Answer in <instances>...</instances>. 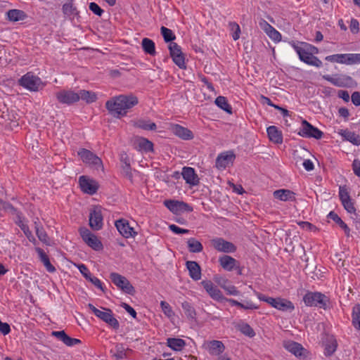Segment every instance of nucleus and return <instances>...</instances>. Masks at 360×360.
<instances>
[{
    "label": "nucleus",
    "mask_w": 360,
    "mask_h": 360,
    "mask_svg": "<svg viewBox=\"0 0 360 360\" xmlns=\"http://www.w3.org/2000/svg\"><path fill=\"white\" fill-rule=\"evenodd\" d=\"M138 103V98L131 94L120 95L107 101L105 108L114 117L120 118L127 115L128 110Z\"/></svg>",
    "instance_id": "f257e3e1"
},
{
    "label": "nucleus",
    "mask_w": 360,
    "mask_h": 360,
    "mask_svg": "<svg viewBox=\"0 0 360 360\" xmlns=\"http://www.w3.org/2000/svg\"><path fill=\"white\" fill-rule=\"evenodd\" d=\"M290 45L292 46L294 50L299 56V58L301 61L305 63L307 65L320 68L322 66V62L314 54L318 53V49L307 42H297L291 41Z\"/></svg>",
    "instance_id": "f03ea898"
},
{
    "label": "nucleus",
    "mask_w": 360,
    "mask_h": 360,
    "mask_svg": "<svg viewBox=\"0 0 360 360\" xmlns=\"http://www.w3.org/2000/svg\"><path fill=\"white\" fill-rule=\"evenodd\" d=\"M304 304L308 307H317L323 309L329 307L330 299L320 292H307L303 297Z\"/></svg>",
    "instance_id": "7ed1b4c3"
},
{
    "label": "nucleus",
    "mask_w": 360,
    "mask_h": 360,
    "mask_svg": "<svg viewBox=\"0 0 360 360\" xmlns=\"http://www.w3.org/2000/svg\"><path fill=\"white\" fill-rule=\"evenodd\" d=\"M88 307L96 317L102 320L113 329H119L120 323L117 319L114 317L112 311L110 309L102 308L104 311H101L90 303L88 304Z\"/></svg>",
    "instance_id": "20e7f679"
},
{
    "label": "nucleus",
    "mask_w": 360,
    "mask_h": 360,
    "mask_svg": "<svg viewBox=\"0 0 360 360\" xmlns=\"http://www.w3.org/2000/svg\"><path fill=\"white\" fill-rule=\"evenodd\" d=\"M257 296L259 300L268 303L271 307L278 310L283 311H292L295 309L293 303L290 300L283 299L281 297L274 298L271 297H268L260 292H258L257 294Z\"/></svg>",
    "instance_id": "39448f33"
},
{
    "label": "nucleus",
    "mask_w": 360,
    "mask_h": 360,
    "mask_svg": "<svg viewBox=\"0 0 360 360\" xmlns=\"http://www.w3.org/2000/svg\"><path fill=\"white\" fill-rule=\"evenodd\" d=\"M322 78L338 87L350 88L357 84L352 77L343 74L324 75Z\"/></svg>",
    "instance_id": "423d86ee"
},
{
    "label": "nucleus",
    "mask_w": 360,
    "mask_h": 360,
    "mask_svg": "<svg viewBox=\"0 0 360 360\" xmlns=\"http://www.w3.org/2000/svg\"><path fill=\"white\" fill-rule=\"evenodd\" d=\"M110 278L113 284L124 292L131 295H134L135 294L136 290L134 287L124 276H122L118 273L112 272L110 274Z\"/></svg>",
    "instance_id": "0eeeda50"
},
{
    "label": "nucleus",
    "mask_w": 360,
    "mask_h": 360,
    "mask_svg": "<svg viewBox=\"0 0 360 360\" xmlns=\"http://www.w3.org/2000/svg\"><path fill=\"white\" fill-rule=\"evenodd\" d=\"M20 85L31 91H38L43 87L41 79L31 72H27L19 80Z\"/></svg>",
    "instance_id": "6e6552de"
},
{
    "label": "nucleus",
    "mask_w": 360,
    "mask_h": 360,
    "mask_svg": "<svg viewBox=\"0 0 360 360\" xmlns=\"http://www.w3.org/2000/svg\"><path fill=\"white\" fill-rule=\"evenodd\" d=\"M79 231L82 240L93 250L99 251L103 249V246L102 243L98 240L97 236L92 233L88 229L82 227L79 229Z\"/></svg>",
    "instance_id": "1a4fd4ad"
},
{
    "label": "nucleus",
    "mask_w": 360,
    "mask_h": 360,
    "mask_svg": "<svg viewBox=\"0 0 360 360\" xmlns=\"http://www.w3.org/2000/svg\"><path fill=\"white\" fill-rule=\"evenodd\" d=\"M298 134L302 137L321 139L323 133L307 120H303L302 122V128L300 129Z\"/></svg>",
    "instance_id": "9d476101"
},
{
    "label": "nucleus",
    "mask_w": 360,
    "mask_h": 360,
    "mask_svg": "<svg viewBox=\"0 0 360 360\" xmlns=\"http://www.w3.org/2000/svg\"><path fill=\"white\" fill-rule=\"evenodd\" d=\"M169 50L173 62L181 69H186L185 58L182 53L181 48L175 42L169 44Z\"/></svg>",
    "instance_id": "9b49d317"
},
{
    "label": "nucleus",
    "mask_w": 360,
    "mask_h": 360,
    "mask_svg": "<svg viewBox=\"0 0 360 360\" xmlns=\"http://www.w3.org/2000/svg\"><path fill=\"white\" fill-rule=\"evenodd\" d=\"M57 101L62 104L72 105L79 101L77 93L72 89H62L56 93Z\"/></svg>",
    "instance_id": "f8f14e48"
},
{
    "label": "nucleus",
    "mask_w": 360,
    "mask_h": 360,
    "mask_svg": "<svg viewBox=\"0 0 360 360\" xmlns=\"http://www.w3.org/2000/svg\"><path fill=\"white\" fill-rule=\"evenodd\" d=\"M164 205L174 214H179L184 212H191L193 210L191 205L183 201L167 200H165Z\"/></svg>",
    "instance_id": "ddd939ff"
},
{
    "label": "nucleus",
    "mask_w": 360,
    "mask_h": 360,
    "mask_svg": "<svg viewBox=\"0 0 360 360\" xmlns=\"http://www.w3.org/2000/svg\"><path fill=\"white\" fill-rule=\"evenodd\" d=\"M78 155L86 164L92 165L97 168L102 167V160L96 155L86 148H80L77 152Z\"/></svg>",
    "instance_id": "4468645a"
},
{
    "label": "nucleus",
    "mask_w": 360,
    "mask_h": 360,
    "mask_svg": "<svg viewBox=\"0 0 360 360\" xmlns=\"http://www.w3.org/2000/svg\"><path fill=\"white\" fill-rule=\"evenodd\" d=\"M115 226L119 233L125 238H135L137 235L133 227L129 225L128 220L120 219L116 220Z\"/></svg>",
    "instance_id": "2eb2a0df"
},
{
    "label": "nucleus",
    "mask_w": 360,
    "mask_h": 360,
    "mask_svg": "<svg viewBox=\"0 0 360 360\" xmlns=\"http://www.w3.org/2000/svg\"><path fill=\"white\" fill-rule=\"evenodd\" d=\"M213 248L221 252L233 253L236 250V246L231 242L227 241L222 238H215L211 240Z\"/></svg>",
    "instance_id": "dca6fc26"
},
{
    "label": "nucleus",
    "mask_w": 360,
    "mask_h": 360,
    "mask_svg": "<svg viewBox=\"0 0 360 360\" xmlns=\"http://www.w3.org/2000/svg\"><path fill=\"white\" fill-rule=\"evenodd\" d=\"M236 155L233 151H226L218 155L215 165L219 169H224L230 164H233Z\"/></svg>",
    "instance_id": "f3484780"
},
{
    "label": "nucleus",
    "mask_w": 360,
    "mask_h": 360,
    "mask_svg": "<svg viewBox=\"0 0 360 360\" xmlns=\"http://www.w3.org/2000/svg\"><path fill=\"white\" fill-rule=\"evenodd\" d=\"M103 215L98 207H95L89 214V226L94 231H99L103 228Z\"/></svg>",
    "instance_id": "a211bd4d"
},
{
    "label": "nucleus",
    "mask_w": 360,
    "mask_h": 360,
    "mask_svg": "<svg viewBox=\"0 0 360 360\" xmlns=\"http://www.w3.org/2000/svg\"><path fill=\"white\" fill-rule=\"evenodd\" d=\"M79 183L81 190L84 193L89 195L95 194L98 189L97 183L92 179H89L85 176H81L79 177Z\"/></svg>",
    "instance_id": "6ab92c4d"
},
{
    "label": "nucleus",
    "mask_w": 360,
    "mask_h": 360,
    "mask_svg": "<svg viewBox=\"0 0 360 360\" xmlns=\"http://www.w3.org/2000/svg\"><path fill=\"white\" fill-rule=\"evenodd\" d=\"M284 347L295 356L300 359H305L307 356L308 352L302 345L294 341H289L284 344Z\"/></svg>",
    "instance_id": "aec40b11"
},
{
    "label": "nucleus",
    "mask_w": 360,
    "mask_h": 360,
    "mask_svg": "<svg viewBox=\"0 0 360 360\" xmlns=\"http://www.w3.org/2000/svg\"><path fill=\"white\" fill-rule=\"evenodd\" d=\"M201 285L212 299L218 302L223 301L224 297L221 292L211 281H202Z\"/></svg>",
    "instance_id": "412c9836"
},
{
    "label": "nucleus",
    "mask_w": 360,
    "mask_h": 360,
    "mask_svg": "<svg viewBox=\"0 0 360 360\" xmlns=\"http://www.w3.org/2000/svg\"><path fill=\"white\" fill-rule=\"evenodd\" d=\"M181 175L186 183L191 186H197L200 183V179L193 167H184Z\"/></svg>",
    "instance_id": "4be33fe9"
},
{
    "label": "nucleus",
    "mask_w": 360,
    "mask_h": 360,
    "mask_svg": "<svg viewBox=\"0 0 360 360\" xmlns=\"http://www.w3.org/2000/svg\"><path fill=\"white\" fill-rule=\"evenodd\" d=\"M77 267L80 273L84 276V277L86 280L90 281L96 288H99L103 292H104V288L103 287L102 282L97 277L91 275V272L89 271V269L86 267L85 264H81L78 265Z\"/></svg>",
    "instance_id": "5701e85b"
},
{
    "label": "nucleus",
    "mask_w": 360,
    "mask_h": 360,
    "mask_svg": "<svg viewBox=\"0 0 360 360\" xmlns=\"http://www.w3.org/2000/svg\"><path fill=\"white\" fill-rule=\"evenodd\" d=\"M52 335L62 341L68 347H72L81 343V340L79 339L70 337L64 330L53 331Z\"/></svg>",
    "instance_id": "b1692460"
},
{
    "label": "nucleus",
    "mask_w": 360,
    "mask_h": 360,
    "mask_svg": "<svg viewBox=\"0 0 360 360\" xmlns=\"http://www.w3.org/2000/svg\"><path fill=\"white\" fill-rule=\"evenodd\" d=\"M171 130L174 135L184 140H191L193 139V132L188 128L179 124L172 125Z\"/></svg>",
    "instance_id": "393cba45"
},
{
    "label": "nucleus",
    "mask_w": 360,
    "mask_h": 360,
    "mask_svg": "<svg viewBox=\"0 0 360 360\" xmlns=\"http://www.w3.org/2000/svg\"><path fill=\"white\" fill-rule=\"evenodd\" d=\"M186 266L189 272L190 277L194 281L201 278V268L198 262L195 261H187Z\"/></svg>",
    "instance_id": "a878e982"
},
{
    "label": "nucleus",
    "mask_w": 360,
    "mask_h": 360,
    "mask_svg": "<svg viewBox=\"0 0 360 360\" xmlns=\"http://www.w3.org/2000/svg\"><path fill=\"white\" fill-rule=\"evenodd\" d=\"M225 349V346L221 341L212 340L207 343V350L212 356H220Z\"/></svg>",
    "instance_id": "bb28decb"
},
{
    "label": "nucleus",
    "mask_w": 360,
    "mask_h": 360,
    "mask_svg": "<svg viewBox=\"0 0 360 360\" xmlns=\"http://www.w3.org/2000/svg\"><path fill=\"white\" fill-rule=\"evenodd\" d=\"M274 197L282 201H295V193L288 189H278L274 192Z\"/></svg>",
    "instance_id": "cd10ccee"
},
{
    "label": "nucleus",
    "mask_w": 360,
    "mask_h": 360,
    "mask_svg": "<svg viewBox=\"0 0 360 360\" xmlns=\"http://www.w3.org/2000/svg\"><path fill=\"white\" fill-rule=\"evenodd\" d=\"M219 262L221 267L229 271H231L236 267L238 262L233 257L229 255H223L219 258Z\"/></svg>",
    "instance_id": "c85d7f7f"
},
{
    "label": "nucleus",
    "mask_w": 360,
    "mask_h": 360,
    "mask_svg": "<svg viewBox=\"0 0 360 360\" xmlns=\"http://www.w3.org/2000/svg\"><path fill=\"white\" fill-rule=\"evenodd\" d=\"M267 135L271 141L280 144L283 142V135L281 131L275 126H270L266 129Z\"/></svg>",
    "instance_id": "c756f323"
},
{
    "label": "nucleus",
    "mask_w": 360,
    "mask_h": 360,
    "mask_svg": "<svg viewBox=\"0 0 360 360\" xmlns=\"http://www.w3.org/2000/svg\"><path fill=\"white\" fill-rule=\"evenodd\" d=\"M36 251L39 255L40 261L43 263L47 271L53 273L56 271L55 266L51 263L49 256L46 252L40 248H37Z\"/></svg>",
    "instance_id": "7c9ffc66"
},
{
    "label": "nucleus",
    "mask_w": 360,
    "mask_h": 360,
    "mask_svg": "<svg viewBox=\"0 0 360 360\" xmlns=\"http://www.w3.org/2000/svg\"><path fill=\"white\" fill-rule=\"evenodd\" d=\"M136 141L137 146H136V149L137 150L143 151L145 153L153 152V142L144 137H139Z\"/></svg>",
    "instance_id": "2f4dec72"
},
{
    "label": "nucleus",
    "mask_w": 360,
    "mask_h": 360,
    "mask_svg": "<svg viewBox=\"0 0 360 360\" xmlns=\"http://www.w3.org/2000/svg\"><path fill=\"white\" fill-rule=\"evenodd\" d=\"M339 134L341 135L345 140H347L355 146H360V136L353 131H350L348 129H341L339 131Z\"/></svg>",
    "instance_id": "473e14b6"
},
{
    "label": "nucleus",
    "mask_w": 360,
    "mask_h": 360,
    "mask_svg": "<svg viewBox=\"0 0 360 360\" xmlns=\"http://www.w3.org/2000/svg\"><path fill=\"white\" fill-rule=\"evenodd\" d=\"M133 125L136 128L146 131H155L157 129L156 124L150 120L139 119L134 121Z\"/></svg>",
    "instance_id": "72a5a7b5"
},
{
    "label": "nucleus",
    "mask_w": 360,
    "mask_h": 360,
    "mask_svg": "<svg viewBox=\"0 0 360 360\" xmlns=\"http://www.w3.org/2000/svg\"><path fill=\"white\" fill-rule=\"evenodd\" d=\"M7 19L11 22L23 20L27 18V14L22 10L11 9L6 12Z\"/></svg>",
    "instance_id": "f704fd0d"
},
{
    "label": "nucleus",
    "mask_w": 360,
    "mask_h": 360,
    "mask_svg": "<svg viewBox=\"0 0 360 360\" xmlns=\"http://www.w3.org/2000/svg\"><path fill=\"white\" fill-rule=\"evenodd\" d=\"M327 217L328 219L334 221L341 229L344 230L346 236H350V229L335 212H330Z\"/></svg>",
    "instance_id": "c9c22d12"
},
{
    "label": "nucleus",
    "mask_w": 360,
    "mask_h": 360,
    "mask_svg": "<svg viewBox=\"0 0 360 360\" xmlns=\"http://www.w3.org/2000/svg\"><path fill=\"white\" fill-rule=\"evenodd\" d=\"M167 345L174 351H181L186 346V342L183 339L169 338L167 340Z\"/></svg>",
    "instance_id": "e433bc0d"
},
{
    "label": "nucleus",
    "mask_w": 360,
    "mask_h": 360,
    "mask_svg": "<svg viewBox=\"0 0 360 360\" xmlns=\"http://www.w3.org/2000/svg\"><path fill=\"white\" fill-rule=\"evenodd\" d=\"M77 96L79 97V101L82 99L87 103H94L97 100L96 94L91 91L84 89L80 90L79 92H77Z\"/></svg>",
    "instance_id": "4c0bfd02"
},
{
    "label": "nucleus",
    "mask_w": 360,
    "mask_h": 360,
    "mask_svg": "<svg viewBox=\"0 0 360 360\" xmlns=\"http://www.w3.org/2000/svg\"><path fill=\"white\" fill-rule=\"evenodd\" d=\"M349 53H340L326 56V60L330 62L349 65Z\"/></svg>",
    "instance_id": "58836bf2"
},
{
    "label": "nucleus",
    "mask_w": 360,
    "mask_h": 360,
    "mask_svg": "<svg viewBox=\"0 0 360 360\" xmlns=\"http://www.w3.org/2000/svg\"><path fill=\"white\" fill-rule=\"evenodd\" d=\"M141 46L146 53L153 56L156 54L155 45L152 39L143 38L141 41Z\"/></svg>",
    "instance_id": "ea45409f"
},
{
    "label": "nucleus",
    "mask_w": 360,
    "mask_h": 360,
    "mask_svg": "<svg viewBox=\"0 0 360 360\" xmlns=\"http://www.w3.org/2000/svg\"><path fill=\"white\" fill-rule=\"evenodd\" d=\"M62 11L65 16L70 17L78 14L77 8L73 4V0H68L62 7Z\"/></svg>",
    "instance_id": "a19ab883"
},
{
    "label": "nucleus",
    "mask_w": 360,
    "mask_h": 360,
    "mask_svg": "<svg viewBox=\"0 0 360 360\" xmlns=\"http://www.w3.org/2000/svg\"><path fill=\"white\" fill-rule=\"evenodd\" d=\"M214 103L219 108H220L229 114H232V108L231 105L228 103V100L226 97L219 96L218 97L216 98Z\"/></svg>",
    "instance_id": "79ce46f5"
},
{
    "label": "nucleus",
    "mask_w": 360,
    "mask_h": 360,
    "mask_svg": "<svg viewBox=\"0 0 360 360\" xmlns=\"http://www.w3.org/2000/svg\"><path fill=\"white\" fill-rule=\"evenodd\" d=\"M187 246L190 252L198 253L202 251V243L195 238H191L187 241Z\"/></svg>",
    "instance_id": "37998d69"
},
{
    "label": "nucleus",
    "mask_w": 360,
    "mask_h": 360,
    "mask_svg": "<svg viewBox=\"0 0 360 360\" xmlns=\"http://www.w3.org/2000/svg\"><path fill=\"white\" fill-rule=\"evenodd\" d=\"M181 307L184 311L185 315L186 316V317L188 319L193 320L195 319V316H196L195 310L194 307H193V305L190 302H188L187 301L182 302Z\"/></svg>",
    "instance_id": "c03bdc74"
},
{
    "label": "nucleus",
    "mask_w": 360,
    "mask_h": 360,
    "mask_svg": "<svg viewBox=\"0 0 360 360\" xmlns=\"http://www.w3.org/2000/svg\"><path fill=\"white\" fill-rule=\"evenodd\" d=\"M352 317V325L356 330H360V304L354 307Z\"/></svg>",
    "instance_id": "a18cd8bd"
},
{
    "label": "nucleus",
    "mask_w": 360,
    "mask_h": 360,
    "mask_svg": "<svg viewBox=\"0 0 360 360\" xmlns=\"http://www.w3.org/2000/svg\"><path fill=\"white\" fill-rule=\"evenodd\" d=\"M160 32L166 43H172L176 39V36L174 35L173 32L167 27L162 26L160 28Z\"/></svg>",
    "instance_id": "49530a36"
},
{
    "label": "nucleus",
    "mask_w": 360,
    "mask_h": 360,
    "mask_svg": "<svg viewBox=\"0 0 360 360\" xmlns=\"http://www.w3.org/2000/svg\"><path fill=\"white\" fill-rule=\"evenodd\" d=\"M36 229V234L42 243L49 245V238L48 237V235L44 228L42 226H39L38 225L35 226Z\"/></svg>",
    "instance_id": "de8ad7c7"
},
{
    "label": "nucleus",
    "mask_w": 360,
    "mask_h": 360,
    "mask_svg": "<svg viewBox=\"0 0 360 360\" xmlns=\"http://www.w3.org/2000/svg\"><path fill=\"white\" fill-rule=\"evenodd\" d=\"M238 329L243 335L249 338H253L255 335L254 330L248 323H243L238 326Z\"/></svg>",
    "instance_id": "09e8293b"
},
{
    "label": "nucleus",
    "mask_w": 360,
    "mask_h": 360,
    "mask_svg": "<svg viewBox=\"0 0 360 360\" xmlns=\"http://www.w3.org/2000/svg\"><path fill=\"white\" fill-rule=\"evenodd\" d=\"M338 343L335 340H333L325 345L324 354L327 356H331L335 351Z\"/></svg>",
    "instance_id": "8fccbe9b"
},
{
    "label": "nucleus",
    "mask_w": 360,
    "mask_h": 360,
    "mask_svg": "<svg viewBox=\"0 0 360 360\" xmlns=\"http://www.w3.org/2000/svg\"><path fill=\"white\" fill-rule=\"evenodd\" d=\"M115 351L113 356L116 360H120L127 357L124 348L122 344H117L115 347Z\"/></svg>",
    "instance_id": "3c124183"
},
{
    "label": "nucleus",
    "mask_w": 360,
    "mask_h": 360,
    "mask_svg": "<svg viewBox=\"0 0 360 360\" xmlns=\"http://www.w3.org/2000/svg\"><path fill=\"white\" fill-rule=\"evenodd\" d=\"M339 197L341 202L348 201L351 199L349 193L346 186H341L339 188Z\"/></svg>",
    "instance_id": "603ef678"
},
{
    "label": "nucleus",
    "mask_w": 360,
    "mask_h": 360,
    "mask_svg": "<svg viewBox=\"0 0 360 360\" xmlns=\"http://www.w3.org/2000/svg\"><path fill=\"white\" fill-rule=\"evenodd\" d=\"M122 174L126 178H127L130 181L132 182L133 174L131 172V168L130 166V163H126L125 165H122Z\"/></svg>",
    "instance_id": "864d4df0"
},
{
    "label": "nucleus",
    "mask_w": 360,
    "mask_h": 360,
    "mask_svg": "<svg viewBox=\"0 0 360 360\" xmlns=\"http://www.w3.org/2000/svg\"><path fill=\"white\" fill-rule=\"evenodd\" d=\"M160 307L162 311L167 317H172L174 315V313L171 306L165 301L160 302Z\"/></svg>",
    "instance_id": "5fc2aeb1"
},
{
    "label": "nucleus",
    "mask_w": 360,
    "mask_h": 360,
    "mask_svg": "<svg viewBox=\"0 0 360 360\" xmlns=\"http://www.w3.org/2000/svg\"><path fill=\"white\" fill-rule=\"evenodd\" d=\"M229 27H231V30L233 31V33L232 34L233 39L236 41L240 37V28L238 23L235 22H229Z\"/></svg>",
    "instance_id": "6e6d98bb"
},
{
    "label": "nucleus",
    "mask_w": 360,
    "mask_h": 360,
    "mask_svg": "<svg viewBox=\"0 0 360 360\" xmlns=\"http://www.w3.org/2000/svg\"><path fill=\"white\" fill-rule=\"evenodd\" d=\"M268 37L274 41L278 42L281 40V34L274 27L266 34Z\"/></svg>",
    "instance_id": "4d7b16f0"
},
{
    "label": "nucleus",
    "mask_w": 360,
    "mask_h": 360,
    "mask_svg": "<svg viewBox=\"0 0 360 360\" xmlns=\"http://www.w3.org/2000/svg\"><path fill=\"white\" fill-rule=\"evenodd\" d=\"M89 8L91 11L98 16H101L104 13V11L95 2H91Z\"/></svg>",
    "instance_id": "13d9d810"
},
{
    "label": "nucleus",
    "mask_w": 360,
    "mask_h": 360,
    "mask_svg": "<svg viewBox=\"0 0 360 360\" xmlns=\"http://www.w3.org/2000/svg\"><path fill=\"white\" fill-rule=\"evenodd\" d=\"M344 208L347 211V212L352 214L353 215L356 214V209L354 205V202L352 200H349L348 201H345L342 202Z\"/></svg>",
    "instance_id": "bf43d9fd"
},
{
    "label": "nucleus",
    "mask_w": 360,
    "mask_h": 360,
    "mask_svg": "<svg viewBox=\"0 0 360 360\" xmlns=\"http://www.w3.org/2000/svg\"><path fill=\"white\" fill-rule=\"evenodd\" d=\"M224 290L229 295H239L240 291L237 290V288L230 283L228 284L227 287H224Z\"/></svg>",
    "instance_id": "052dcab7"
},
{
    "label": "nucleus",
    "mask_w": 360,
    "mask_h": 360,
    "mask_svg": "<svg viewBox=\"0 0 360 360\" xmlns=\"http://www.w3.org/2000/svg\"><path fill=\"white\" fill-rule=\"evenodd\" d=\"M169 229L176 234L188 233L190 232L188 229L180 228L175 224L169 225Z\"/></svg>",
    "instance_id": "680f3d73"
},
{
    "label": "nucleus",
    "mask_w": 360,
    "mask_h": 360,
    "mask_svg": "<svg viewBox=\"0 0 360 360\" xmlns=\"http://www.w3.org/2000/svg\"><path fill=\"white\" fill-rule=\"evenodd\" d=\"M259 25L260 28L262 30H264V32L266 34H268V32L274 27L269 22H267L265 20L263 19H261V20L259 22Z\"/></svg>",
    "instance_id": "e2e57ef3"
},
{
    "label": "nucleus",
    "mask_w": 360,
    "mask_h": 360,
    "mask_svg": "<svg viewBox=\"0 0 360 360\" xmlns=\"http://www.w3.org/2000/svg\"><path fill=\"white\" fill-rule=\"evenodd\" d=\"M120 306L126 310L134 319L136 318V312L129 304L122 302Z\"/></svg>",
    "instance_id": "0e129e2a"
},
{
    "label": "nucleus",
    "mask_w": 360,
    "mask_h": 360,
    "mask_svg": "<svg viewBox=\"0 0 360 360\" xmlns=\"http://www.w3.org/2000/svg\"><path fill=\"white\" fill-rule=\"evenodd\" d=\"M352 167L354 174L360 177V160L354 159L352 162Z\"/></svg>",
    "instance_id": "69168bd1"
},
{
    "label": "nucleus",
    "mask_w": 360,
    "mask_h": 360,
    "mask_svg": "<svg viewBox=\"0 0 360 360\" xmlns=\"http://www.w3.org/2000/svg\"><path fill=\"white\" fill-rule=\"evenodd\" d=\"M349 65L360 63V53H349Z\"/></svg>",
    "instance_id": "338daca9"
},
{
    "label": "nucleus",
    "mask_w": 360,
    "mask_h": 360,
    "mask_svg": "<svg viewBox=\"0 0 360 360\" xmlns=\"http://www.w3.org/2000/svg\"><path fill=\"white\" fill-rule=\"evenodd\" d=\"M352 102L356 106L360 105V92L354 91L352 93Z\"/></svg>",
    "instance_id": "774afa93"
}]
</instances>
